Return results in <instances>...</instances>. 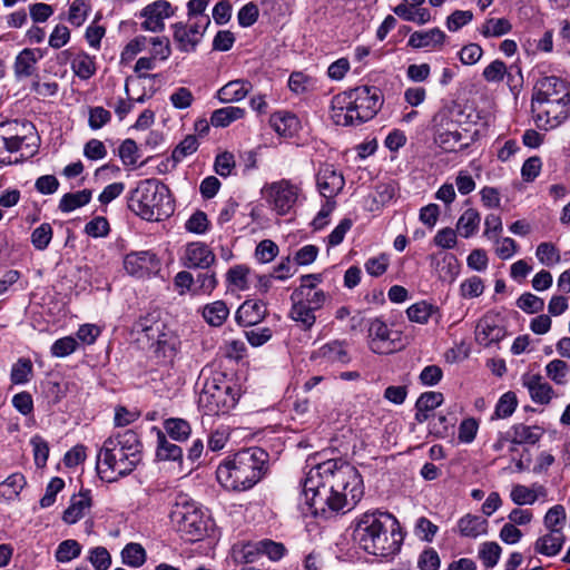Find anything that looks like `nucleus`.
I'll return each mask as SVG.
<instances>
[{"label": "nucleus", "instance_id": "obj_1", "mask_svg": "<svg viewBox=\"0 0 570 570\" xmlns=\"http://www.w3.org/2000/svg\"><path fill=\"white\" fill-rule=\"evenodd\" d=\"M302 494L314 515L351 511L364 495L363 478L343 459L326 460L307 472Z\"/></svg>", "mask_w": 570, "mask_h": 570}, {"label": "nucleus", "instance_id": "obj_2", "mask_svg": "<svg viewBox=\"0 0 570 570\" xmlns=\"http://www.w3.org/2000/svg\"><path fill=\"white\" fill-rule=\"evenodd\" d=\"M353 540L364 552L389 558L401 550L404 534L393 514L373 510L362 513L354 520Z\"/></svg>", "mask_w": 570, "mask_h": 570}, {"label": "nucleus", "instance_id": "obj_3", "mask_svg": "<svg viewBox=\"0 0 570 570\" xmlns=\"http://www.w3.org/2000/svg\"><path fill=\"white\" fill-rule=\"evenodd\" d=\"M142 460V444L132 430L117 432L107 438L97 454V472L102 480L112 482L129 475Z\"/></svg>", "mask_w": 570, "mask_h": 570}, {"label": "nucleus", "instance_id": "obj_4", "mask_svg": "<svg viewBox=\"0 0 570 570\" xmlns=\"http://www.w3.org/2000/svg\"><path fill=\"white\" fill-rule=\"evenodd\" d=\"M268 458L262 448L242 450L218 465L217 481L227 490L246 491L266 473Z\"/></svg>", "mask_w": 570, "mask_h": 570}, {"label": "nucleus", "instance_id": "obj_5", "mask_svg": "<svg viewBox=\"0 0 570 570\" xmlns=\"http://www.w3.org/2000/svg\"><path fill=\"white\" fill-rule=\"evenodd\" d=\"M383 97L377 87L361 86L332 98L331 118L338 126H358L381 109Z\"/></svg>", "mask_w": 570, "mask_h": 570}, {"label": "nucleus", "instance_id": "obj_6", "mask_svg": "<svg viewBox=\"0 0 570 570\" xmlns=\"http://www.w3.org/2000/svg\"><path fill=\"white\" fill-rule=\"evenodd\" d=\"M128 207L148 222H158L169 217L175 205L167 185L156 178L144 179L130 191Z\"/></svg>", "mask_w": 570, "mask_h": 570}, {"label": "nucleus", "instance_id": "obj_7", "mask_svg": "<svg viewBox=\"0 0 570 570\" xmlns=\"http://www.w3.org/2000/svg\"><path fill=\"white\" fill-rule=\"evenodd\" d=\"M202 377L198 406L205 414H225L235 407L240 394L232 379L222 372H214L209 376L203 374Z\"/></svg>", "mask_w": 570, "mask_h": 570}, {"label": "nucleus", "instance_id": "obj_8", "mask_svg": "<svg viewBox=\"0 0 570 570\" xmlns=\"http://www.w3.org/2000/svg\"><path fill=\"white\" fill-rule=\"evenodd\" d=\"M169 518L180 535L190 542L200 540L208 530L209 518L186 494H178Z\"/></svg>", "mask_w": 570, "mask_h": 570}, {"label": "nucleus", "instance_id": "obj_9", "mask_svg": "<svg viewBox=\"0 0 570 570\" xmlns=\"http://www.w3.org/2000/svg\"><path fill=\"white\" fill-rule=\"evenodd\" d=\"M301 191L299 185L285 178L265 184L262 188V194L268 205L281 216L287 215L293 210Z\"/></svg>", "mask_w": 570, "mask_h": 570}, {"label": "nucleus", "instance_id": "obj_10", "mask_svg": "<svg viewBox=\"0 0 570 570\" xmlns=\"http://www.w3.org/2000/svg\"><path fill=\"white\" fill-rule=\"evenodd\" d=\"M370 348L376 354H391L403 347L402 334L376 317L368 326Z\"/></svg>", "mask_w": 570, "mask_h": 570}, {"label": "nucleus", "instance_id": "obj_11", "mask_svg": "<svg viewBox=\"0 0 570 570\" xmlns=\"http://www.w3.org/2000/svg\"><path fill=\"white\" fill-rule=\"evenodd\" d=\"M570 97L549 102H531V110L539 128L549 130L561 125L569 116Z\"/></svg>", "mask_w": 570, "mask_h": 570}, {"label": "nucleus", "instance_id": "obj_12", "mask_svg": "<svg viewBox=\"0 0 570 570\" xmlns=\"http://www.w3.org/2000/svg\"><path fill=\"white\" fill-rule=\"evenodd\" d=\"M570 97V88L560 78L554 76L539 79L534 86L531 102L542 104Z\"/></svg>", "mask_w": 570, "mask_h": 570}, {"label": "nucleus", "instance_id": "obj_13", "mask_svg": "<svg viewBox=\"0 0 570 570\" xmlns=\"http://www.w3.org/2000/svg\"><path fill=\"white\" fill-rule=\"evenodd\" d=\"M175 14V8L166 0H157L146 6L140 16L145 18L141 28L151 32H160L165 28V19Z\"/></svg>", "mask_w": 570, "mask_h": 570}, {"label": "nucleus", "instance_id": "obj_14", "mask_svg": "<svg viewBox=\"0 0 570 570\" xmlns=\"http://www.w3.org/2000/svg\"><path fill=\"white\" fill-rule=\"evenodd\" d=\"M316 185L321 195L331 199L343 189L345 180L333 165L323 164L316 174Z\"/></svg>", "mask_w": 570, "mask_h": 570}, {"label": "nucleus", "instance_id": "obj_15", "mask_svg": "<svg viewBox=\"0 0 570 570\" xmlns=\"http://www.w3.org/2000/svg\"><path fill=\"white\" fill-rule=\"evenodd\" d=\"M495 314H485L476 324L475 341L485 347L500 342L505 336V330L499 324Z\"/></svg>", "mask_w": 570, "mask_h": 570}, {"label": "nucleus", "instance_id": "obj_16", "mask_svg": "<svg viewBox=\"0 0 570 570\" xmlns=\"http://www.w3.org/2000/svg\"><path fill=\"white\" fill-rule=\"evenodd\" d=\"M216 261V256L208 245L202 242H193L187 244L181 263L187 268L210 267Z\"/></svg>", "mask_w": 570, "mask_h": 570}, {"label": "nucleus", "instance_id": "obj_17", "mask_svg": "<svg viewBox=\"0 0 570 570\" xmlns=\"http://www.w3.org/2000/svg\"><path fill=\"white\" fill-rule=\"evenodd\" d=\"M166 326L167 323L161 320L160 313L158 311H153L135 322L134 332L141 335L139 340L145 338L151 347L155 341L159 338L161 332L165 331Z\"/></svg>", "mask_w": 570, "mask_h": 570}, {"label": "nucleus", "instance_id": "obj_18", "mask_svg": "<svg viewBox=\"0 0 570 570\" xmlns=\"http://www.w3.org/2000/svg\"><path fill=\"white\" fill-rule=\"evenodd\" d=\"M156 255L149 250L132 252L125 256L124 267L132 276L144 277L157 267Z\"/></svg>", "mask_w": 570, "mask_h": 570}, {"label": "nucleus", "instance_id": "obj_19", "mask_svg": "<svg viewBox=\"0 0 570 570\" xmlns=\"http://www.w3.org/2000/svg\"><path fill=\"white\" fill-rule=\"evenodd\" d=\"M42 58L43 51L39 48H26L21 50L13 63L14 76L18 79L32 77L37 72V63Z\"/></svg>", "mask_w": 570, "mask_h": 570}, {"label": "nucleus", "instance_id": "obj_20", "mask_svg": "<svg viewBox=\"0 0 570 570\" xmlns=\"http://www.w3.org/2000/svg\"><path fill=\"white\" fill-rule=\"evenodd\" d=\"M267 314V307L263 301L247 299L236 312V321L244 326L256 325L262 322Z\"/></svg>", "mask_w": 570, "mask_h": 570}, {"label": "nucleus", "instance_id": "obj_21", "mask_svg": "<svg viewBox=\"0 0 570 570\" xmlns=\"http://www.w3.org/2000/svg\"><path fill=\"white\" fill-rule=\"evenodd\" d=\"M566 542L563 531H547L533 543V551L544 557H556Z\"/></svg>", "mask_w": 570, "mask_h": 570}, {"label": "nucleus", "instance_id": "obj_22", "mask_svg": "<svg viewBox=\"0 0 570 570\" xmlns=\"http://www.w3.org/2000/svg\"><path fill=\"white\" fill-rule=\"evenodd\" d=\"M463 115L462 108L455 102H451L442 107L432 119L434 132L455 129L461 122Z\"/></svg>", "mask_w": 570, "mask_h": 570}, {"label": "nucleus", "instance_id": "obj_23", "mask_svg": "<svg viewBox=\"0 0 570 570\" xmlns=\"http://www.w3.org/2000/svg\"><path fill=\"white\" fill-rule=\"evenodd\" d=\"M523 385L528 389L534 403L548 404L553 396L552 386L539 374L524 375Z\"/></svg>", "mask_w": 570, "mask_h": 570}, {"label": "nucleus", "instance_id": "obj_24", "mask_svg": "<svg viewBox=\"0 0 570 570\" xmlns=\"http://www.w3.org/2000/svg\"><path fill=\"white\" fill-rule=\"evenodd\" d=\"M253 86L248 80H232L218 89L216 98L222 104L237 102L243 100L250 92Z\"/></svg>", "mask_w": 570, "mask_h": 570}, {"label": "nucleus", "instance_id": "obj_25", "mask_svg": "<svg viewBox=\"0 0 570 570\" xmlns=\"http://www.w3.org/2000/svg\"><path fill=\"white\" fill-rule=\"evenodd\" d=\"M91 507V497L89 490L80 491L70 499L69 507L65 510L62 520L68 524H73L83 518L85 513Z\"/></svg>", "mask_w": 570, "mask_h": 570}, {"label": "nucleus", "instance_id": "obj_26", "mask_svg": "<svg viewBox=\"0 0 570 570\" xmlns=\"http://www.w3.org/2000/svg\"><path fill=\"white\" fill-rule=\"evenodd\" d=\"M0 135L14 140L27 141L35 138V126L27 120H8L0 122Z\"/></svg>", "mask_w": 570, "mask_h": 570}, {"label": "nucleus", "instance_id": "obj_27", "mask_svg": "<svg viewBox=\"0 0 570 570\" xmlns=\"http://www.w3.org/2000/svg\"><path fill=\"white\" fill-rule=\"evenodd\" d=\"M543 435V430L537 425L514 424L507 433V440L513 444H535Z\"/></svg>", "mask_w": 570, "mask_h": 570}, {"label": "nucleus", "instance_id": "obj_28", "mask_svg": "<svg viewBox=\"0 0 570 570\" xmlns=\"http://www.w3.org/2000/svg\"><path fill=\"white\" fill-rule=\"evenodd\" d=\"M460 535L475 539L488 531V521L481 515L465 514L456 524Z\"/></svg>", "mask_w": 570, "mask_h": 570}, {"label": "nucleus", "instance_id": "obj_29", "mask_svg": "<svg viewBox=\"0 0 570 570\" xmlns=\"http://www.w3.org/2000/svg\"><path fill=\"white\" fill-rule=\"evenodd\" d=\"M547 490L543 485L533 484L531 488L523 484L512 487L510 498L517 505L533 504L539 497H546Z\"/></svg>", "mask_w": 570, "mask_h": 570}, {"label": "nucleus", "instance_id": "obj_30", "mask_svg": "<svg viewBox=\"0 0 570 570\" xmlns=\"http://www.w3.org/2000/svg\"><path fill=\"white\" fill-rule=\"evenodd\" d=\"M313 358H322L331 363L345 364L350 361L348 353L345 348V343L342 341H332L322 345L313 353Z\"/></svg>", "mask_w": 570, "mask_h": 570}, {"label": "nucleus", "instance_id": "obj_31", "mask_svg": "<svg viewBox=\"0 0 570 570\" xmlns=\"http://www.w3.org/2000/svg\"><path fill=\"white\" fill-rule=\"evenodd\" d=\"M179 344L180 341L178 336L167 325L165 327V331L161 332L159 338L155 341L151 347L155 350V353L157 355H160L163 357H173L176 354Z\"/></svg>", "mask_w": 570, "mask_h": 570}, {"label": "nucleus", "instance_id": "obj_32", "mask_svg": "<svg viewBox=\"0 0 570 570\" xmlns=\"http://www.w3.org/2000/svg\"><path fill=\"white\" fill-rule=\"evenodd\" d=\"M327 298V295L322 289H315L311 291V287L308 288L307 285L304 284V286H298L293 291L291 294V299H298L299 302L304 303V305L314 308L315 311H318L323 307Z\"/></svg>", "mask_w": 570, "mask_h": 570}, {"label": "nucleus", "instance_id": "obj_33", "mask_svg": "<svg viewBox=\"0 0 570 570\" xmlns=\"http://www.w3.org/2000/svg\"><path fill=\"white\" fill-rule=\"evenodd\" d=\"M174 42L181 52H193L200 42L199 37L188 32L187 24L176 22L171 26Z\"/></svg>", "mask_w": 570, "mask_h": 570}, {"label": "nucleus", "instance_id": "obj_34", "mask_svg": "<svg viewBox=\"0 0 570 570\" xmlns=\"http://www.w3.org/2000/svg\"><path fill=\"white\" fill-rule=\"evenodd\" d=\"M291 301L292 307L289 311V317L304 331L311 330L316 321L315 309L304 305V303L298 299Z\"/></svg>", "mask_w": 570, "mask_h": 570}, {"label": "nucleus", "instance_id": "obj_35", "mask_svg": "<svg viewBox=\"0 0 570 570\" xmlns=\"http://www.w3.org/2000/svg\"><path fill=\"white\" fill-rule=\"evenodd\" d=\"M406 314L410 321L425 324L431 317L436 316V322L440 321L441 314L438 306L426 303L425 301L412 304L407 309Z\"/></svg>", "mask_w": 570, "mask_h": 570}, {"label": "nucleus", "instance_id": "obj_36", "mask_svg": "<svg viewBox=\"0 0 570 570\" xmlns=\"http://www.w3.org/2000/svg\"><path fill=\"white\" fill-rule=\"evenodd\" d=\"M445 39V33L439 28H433L428 31H415L409 38V46L412 48H425L430 46L442 45Z\"/></svg>", "mask_w": 570, "mask_h": 570}, {"label": "nucleus", "instance_id": "obj_37", "mask_svg": "<svg viewBox=\"0 0 570 570\" xmlns=\"http://www.w3.org/2000/svg\"><path fill=\"white\" fill-rule=\"evenodd\" d=\"M245 110L240 107H223L213 111L210 116V125L217 128H225L232 122L242 119Z\"/></svg>", "mask_w": 570, "mask_h": 570}, {"label": "nucleus", "instance_id": "obj_38", "mask_svg": "<svg viewBox=\"0 0 570 570\" xmlns=\"http://www.w3.org/2000/svg\"><path fill=\"white\" fill-rule=\"evenodd\" d=\"M92 197L90 189H82L76 193L65 194L59 202V210L62 213H71L77 208L87 205Z\"/></svg>", "mask_w": 570, "mask_h": 570}, {"label": "nucleus", "instance_id": "obj_39", "mask_svg": "<svg viewBox=\"0 0 570 570\" xmlns=\"http://www.w3.org/2000/svg\"><path fill=\"white\" fill-rule=\"evenodd\" d=\"M229 315V308L224 301H216L203 308V317L210 326H222Z\"/></svg>", "mask_w": 570, "mask_h": 570}, {"label": "nucleus", "instance_id": "obj_40", "mask_svg": "<svg viewBox=\"0 0 570 570\" xmlns=\"http://www.w3.org/2000/svg\"><path fill=\"white\" fill-rule=\"evenodd\" d=\"M71 69L77 77L87 80L96 73L95 58L80 52L71 60Z\"/></svg>", "mask_w": 570, "mask_h": 570}, {"label": "nucleus", "instance_id": "obj_41", "mask_svg": "<svg viewBox=\"0 0 570 570\" xmlns=\"http://www.w3.org/2000/svg\"><path fill=\"white\" fill-rule=\"evenodd\" d=\"M481 222L480 214L474 208L466 209L459 218L456 229L464 237H471L479 228Z\"/></svg>", "mask_w": 570, "mask_h": 570}, {"label": "nucleus", "instance_id": "obj_42", "mask_svg": "<svg viewBox=\"0 0 570 570\" xmlns=\"http://www.w3.org/2000/svg\"><path fill=\"white\" fill-rule=\"evenodd\" d=\"M297 122V118L289 112H275L269 119L271 126L281 136H291Z\"/></svg>", "mask_w": 570, "mask_h": 570}, {"label": "nucleus", "instance_id": "obj_43", "mask_svg": "<svg viewBox=\"0 0 570 570\" xmlns=\"http://www.w3.org/2000/svg\"><path fill=\"white\" fill-rule=\"evenodd\" d=\"M512 29V24L505 18H490L484 21L480 32L485 38L501 37L509 33Z\"/></svg>", "mask_w": 570, "mask_h": 570}, {"label": "nucleus", "instance_id": "obj_44", "mask_svg": "<svg viewBox=\"0 0 570 570\" xmlns=\"http://www.w3.org/2000/svg\"><path fill=\"white\" fill-rule=\"evenodd\" d=\"M567 520L566 509L561 504L551 507L544 518L543 525L547 531H563Z\"/></svg>", "mask_w": 570, "mask_h": 570}, {"label": "nucleus", "instance_id": "obj_45", "mask_svg": "<svg viewBox=\"0 0 570 570\" xmlns=\"http://www.w3.org/2000/svg\"><path fill=\"white\" fill-rule=\"evenodd\" d=\"M435 134V141L448 151H455L458 149L463 148L464 146H468V144H461L462 134L455 129H448L434 132Z\"/></svg>", "mask_w": 570, "mask_h": 570}, {"label": "nucleus", "instance_id": "obj_46", "mask_svg": "<svg viewBox=\"0 0 570 570\" xmlns=\"http://www.w3.org/2000/svg\"><path fill=\"white\" fill-rule=\"evenodd\" d=\"M122 562L131 568H139L146 562V550L139 543H128L121 551Z\"/></svg>", "mask_w": 570, "mask_h": 570}, {"label": "nucleus", "instance_id": "obj_47", "mask_svg": "<svg viewBox=\"0 0 570 570\" xmlns=\"http://www.w3.org/2000/svg\"><path fill=\"white\" fill-rule=\"evenodd\" d=\"M33 372L32 362L29 358L20 357L11 368L10 380L12 384L21 385L30 381Z\"/></svg>", "mask_w": 570, "mask_h": 570}, {"label": "nucleus", "instance_id": "obj_48", "mask_svg": "<svg viewBox=\"0 0 570 570\" xmlns=\"http://www.w3.org/2000/svg\"><path fill=\"white\" fill-rule=\"evenodd\" d=\"M81 544L73 539H67L57 547L55 557L58 562H70L78 558L81 553Z\"/></svg>", "mask_w": 570, "mask_h": 570}, {"label": "nucleus", "instance_id": "obj_49", "mask_svg": "<svg viewBox=\"0 0 570 570\" xmlns=\"http://www.w3.org/2000/svg\"><path fill=\"white\" fill-rule=\"evenodd\" d=\"M156 455L159 460H180L183 458V450L180 446L169 442L166 436L158 432V446Z\"/></svg>", "mask_w": 570, "mask_h": 570}, {"label": "nucleus", "instance_id": "obj_50", "mask_svg": "<svg viewBox=\"0 0 570 570\" xmlns=\"http://www.w3.org/2000/svg\"><path fill=\"white\" fill-rule=\"evenodd\" d=\"M167 434L176 441H185L190 435L189 423L183 419H168L164 423Z\"/></svg>", "mask_w": 570, "mask_h": 570}, {"label": "nucleus", "instance_id": "obj_51", "mask_svg": "<svg viewBox=\"0 0 570 570\" xmlns=\"http://www.w3.org/2000/svg\"><path fill=\"white\" fill-rule=\"evenodd\" d=\"M547 376L558 385L567 383L570 366L562 360L554 358L546 365Z\"/></svg>", "mask_w": 570, "mask_h": 570}, {"label": "nucleus", "instance_id": "obj_52", "mask_svg": "<svg viewBox=\"0 0 570 570\" xmlns=\"http://www.w3.org/2000/svg\"><path fill=\"white\" fill-rule=\"evenodd\" d=\"M53 236V229L49 223H42L35 228L30 236V242L37 250H45L48 248Z\"/></svg>", "mask_w": 570, "mask_h": 570}, {"label": "nucleus", "instance_id": "obj_53", "mask_svg": "<svg viewBox=\"0 0 570 570\" xmlns=\"http://www.w3.org/2000/svg\"><path fill=\"white\" fill-rule=\"evenodd\" d=\"M535 256L542 265L548 267L558 264L561 259L559 249L549 242H543L538 245Z\"/></svg>", "mask_w": 570, "mask_h": 570}, {"label": "nucleus", "instance_id": "obj_54", "mask_svg": "<svg viewBox=\"0 0 570 570\" xmlns=\"http://www.w3.org/2000/svg\"><path fill=\"white\" fill-rule=\"evenodd\" d=\"M501 552L502 549L497 542H483L479 549V558L487 568H492L499 562Z\"/></svg>", "mask_w": 570, "mask_h": 570}, {"label": "nucleus", "instance_id": "obj_55", "mask_svg": "<svg viewBox=\"0 0 570 570\" xmlns=\"http://www.w3.org/2000/svg\"><path fill=\"white\" fill-rule=\"evenodd\" d=\"M314 86L315 79L301 71H295L289 76L288 87L293 92L297 95L312 90Z\"/></svg>", "mask_w": 570, "mask_h": 570}, {"label": "nucleus", "instance_id": "obj_56", "mask_svg": "<svg viewBox=\"0 0 570 570\" xmlns=\"http://www.w3.org/2000/svg\"><path fill=\"white\" fill-rule=\"evenodd\" d=\"M256 550L259 553L266 554L272 561L281 560L286 552V548L283 543L268 539L257 542Z\"/></svg>", "mask_w": 570, "mask_h": 570}, {"label": "nucleus", "instance_id": "obj_57", "mask_svg": "<svg viewBox=\"0 0 570 570\" xmlns=\"http://www.w3.org/2000/svg\"><path fill=\"white\" fill-rule=\"evenodd\" d=\"M236 167L235 156L229 151L220 153L216 156L214 169L220 177H228Z\"/></svg>", "mask_w": 570, "mask_h": 570}, {"label": "nucleus", "instance_id": "obj_58", "mask_svg": "<svg viewBox=\"0 0 570 570\" xmlns=\"http://www.w3.org/2000/svg\"><path fill=\"white\" fill-rule=\"evenodd\" d=\"M249 268L244 265H236L227 272V282L239 291L248 288Z\"/></svg>", "mask_w": 570, "mask_h": 570}, {"label": "nucleus", "instance_id": "obj_59", "mask_svg": "<svg viewBox=\"0 0 570 570\" xmlns=\"http://www.w3.org/2000/svg\"><path fill=\"white\" fill-rule=\"evenodd\" d=\"M518 405L517 396L513 392L504 393L498 401L494 415L498 419H505L512 415Z\"/></svg>", "mask_w": 570, "mask_h": 570}, {"label": "nucleus", "instance_id": "obj_60", "mask_svg": "<svg viewBox=\"0 0 570 570\" xmlns=\"http://www.w3.org/2000/svg\"><path fill=\"white\" fill-rule=\"evenodd\" d=\"M198 148L196 136L188 135L173 150L171 158L175 163L181 161L186 156L194 154Z\"/></svg>", "mask_w": 570, "mask_h": 570}, {"label": "nucleus", "instance_id": "obj_61", "mask_svg": "<svg viewBox=\"0 0 570 570\" xmlns=\"http://www.w3.org/2000/svg\"><path fill=\"white\" fill-rule=\"evenodd\" d=\"M517 306L528 314H534L544 308V301L532 293H523L517 299Z\"/></svg>", "mask_w": 570, "mask_h": 570}, {"label": "nucleus", "instance_id": "obj_62", "mask_svg": "<svg viewBox=\"0 0 570 570\" xmlns=\"http://www.w3.org/2000/svg\"><path fill=\"white\" fill-rule=\"evenodd\" d=\"M148 46L151 47L150 53L156 59L167 60L171 55L170 42L167 37H150Z\"/></svg>", "mask_w": 570, "mask_h": 570}, {"label": "nucleus", "instance_id": "obj_63", "mask_svg": "<svg viewBox=\"0 0 570 570\" xmlns=\"http://www.w3.org/2000/svg\"><path fill=\"white\" fill-rule=\"evenodd\" d=\"M484 292V284L479 276H472L463 281L460 285L461 296L464 298L479 297Z\"/></svg>", "mask_w": 570, "mask_h": 570}, {"label": "nucleus", "instance_id": "obj_64", "mask_svg": "<svg viewBox=\"0 0 570 570\" xmlns=\"http://www.w3.org/2000/svg\"><path fill=\"white\" fill-rule=\"evenodd\" d=\"M119 157L125 166H135L139 158L136 141L130 138L125 139L119 147Z\"/></svg>", "mask_w": 570, "mask_h": 570}]
</instances>
